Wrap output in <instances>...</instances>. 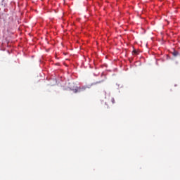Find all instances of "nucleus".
<instances>
[{
	"label": "nucleus",
	"mask_w": 180,
	"mask_h": 180,
	"mask_svg": "<svg viewBox=\"0 0 180 180\" xmlns=\"http://www.w3.org/2000/svg\"><path fill=\"white\" fill-rule=\"evenodd\" d=\"M111 102H112V103H115V98H112L111 99Z\"/></svg>",
	"instance_id": "nucleus-5"
},
{
	"label": "nucleus",
	"mask_w": 180,
	"mask_h": 180,
	"mask_svg": "<svg viewBox=\"0 0 180 180\" xmlns=\"http://www.w3.org/2000/svg\"><path fill=\"white\" fill-rule=\"evenodd\" d=\"M133 54H139V52L136 50L132 51Z\"/></svg>",
	"instance_id": "nucleus-4"
},
{
	"label": "nucleus",
	"mask_w": 180,
	"mask_h": 180,
	"mask_svg": "<svg viewBox=\"0 0 180 180\" xmlns=\"http://www.w3.org/2000/svg\"><path fill=\"white\" fill-rule=\"evenodd\" d=\"M74 92H75V94H77V92H79V87H77V89H75L74 90Z\"/></svg>",
	"instance_id": "nucleus-3"
},
{
	"label": "nucleus",
	"mask_w": 180,
	"mask_h": 180,
	"mask_svg": "<svg viewBox=\"0 0 180 180\" xmlns=\"http://www.w3.org/2000/svg\"><path fill=\"white\" fill-rule=\"evenodd\" d=\"M174 57H176L179 54L178 51H174L173 53H172Z\"/></svg>",
	"instance_id": "nucleus-2"
},
{
	"label": "nucleus",
	"mask_w": 180,
	"mask_h": 180,
	"mask_svg": "<svg viewBox=\"0 0 180 180\" xmlns=\"http://www.w3.org/2000/svg\"><path fill=\"white\" fill-rule=\"evenodd\" d=\"M79 88V92H84L86 89V86H82V87H78Z\"/></svg>",
	"instance_id": "nucleus-1"
}]
</instances>
